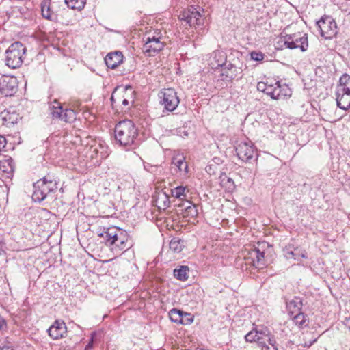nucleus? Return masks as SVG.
Returning a JSON list of instances; mask_svg holds the SVG:
<instances>
[{
  "label": "nucleus",
  "mask_w": 350,
  "mask_h": 350,
  "mask_svg": "<svg viewBox=\"0 0 350 350\" xmlns=\"http://www.w3.org/2000/svg\"><path fill=\"white\" fill-rule=\"evenodd\" d=\"M265 93L270 96L271 98L276 100L284 96L282 94V88L279 81H269Z\"/></svg>",
  "instance_id": "aec40b11"
},
{
  "label": "nucleus",
  "mask_w": 350,
  "mask_h": 350,
  "mask_svg": "<svg viewBox=\"0 0 350 350\" xmlns=\"http://www.w3.org/2000/svg\"><path fill=\"white\" fill-rule=\"evenodd\" d=\"M97 334L96 332H92L91 334V338L88 344L85 346V350H90L93 347V343L94 340L96 339Z\"/></svg>",
  "instance_id": "ea45409f"
},
{
  "label": "nucleus",
  "mask_w": 350,
  "mask_h": 350,
  "mask_svg": "<svg viewBox=\"0 0 350 350\" xmlns=\"http://www.w3.org/2000/svg\"><path fill=\"white\" fill-rule=\"evenodd\" d=\"M294 323L299 326H306V322L307 321V317L301 312H297L293 317Z\"/></svg>",
  "instance_id": "72a5a7b5"
},
{
  "label": "nucleus",
  "mask_w": 350,
  "mask_h": 350,
  "mask_svg": "<svg viewBox=\"0 0 350 350\" xmlns=\"http://www.w3.org/2000/svg\"><path fill=\"white\" fill-rule=\"evenodd\" d=\"M13 161L11 158L5 159L0 163V168L5 172L12 173L14 171Z\"/></svg>",
  "instance_id": "f704fd0d"
},
{
  "label": "nucleus",
  "mask_w": 350,
  "mask_h": 350,
  "mask_svg": "<svg viewBox=\"0 0 350 350\" xmlns=\"http://www.w3.org/2000/svg\"><path fill=\"white\" fill-rule=\"evenodd\" d=\"M155 205L159 209H166L170 206L169 196L163 191L159 192L155 196Z\"/></svg>",
  "instance_id": "4be33fe9"
},
{
  "label": "nucleus",
  "mask_w": 350,
  "mask_h": 350,
  "mask_svg": "<svg viewBox=\"0 0 350 350\" xmlns=\"http://www.w3.org/2000/svg\"><path fill=\"white\" fill-rule=\"evenodd\" d=\"M258 335L256 334L254 327L248 332L245 336V339L247 342H257L258 345L262 343V341L260 340V338L258 337Z\"/></svg>",
  "instance_id": "c9c22d12"
},
{
  "label": "nucleus",
  "mask_w": 350,
  "mask_h": 350,
  "mask_svg": "<svg viewBox=\"0 0 350 350\" xmlns=\"http://www.w3.org/2000/svg\"><path fill=\"white\" fill-rule=\"evenodd\" d=\"M336 100L337 106L343 110L350 109V76L343 75L339 79L336 88Z\"/></svg>",
  "instance_id": "39448f33"
},
{
  "label": "nucleus",
  "mask_w": 350,
  "mask_h": 350,
  "mask_svg": "<svg viewBox=\"0 0 350 350\" xmlns=\"http://www.w3.org/2000/svg\"><path fill=\"white\" fill-rule=\"evenodd\" d=\"M321 36L325 39H332L337 34V25L330 16H323L317 23Z\"/></svg>",
  "instance_id": "6e6552de"
},
{
  "label": "nucleus",
  "mask_w": 350,
  "mask_h": 350,
  "mask_svg": "<svg viewBox=\"0 0 350 350\" xmlns=\"http://www.w3.org/2000/svg\"><path fill=\"white\" fill-rule=\"evenodd\" d=\"M253 265L258 269H262L265 266V253L258 248H254L250 252Z\"/></svg>",
  "instance_id": "412c9836"
},
{
  "label": "nucleus",
  "mask_w": 350,
  "mask_h": 350,
  "mask_svg": "<svg viewBox=\"0 0 350 350\" xmlns=\"http://www.w3.org/2000/svg\"><path fill=\"white\" fill-rule=\"evenodd\" d=\"M51 113L53 118L59 119L66 122H72L76 119V113L73 109H64L59 103H57V106H53Z\"/></svg>",
  "instance_id": "4468645a"
},
{
  "label": "nucleus",
  "mask_w": 350,
  "mask_h": 350,
  "mask_svg": "<svg viewBox=\"0 0 350 350\" xmlns=\"http://www.w3.org/2000/svg\"><path fill=\"white\" fill-rule=\"evenodd\" d=\"M0 350H14L12 346L4 345L0 347Z\"/></svg>",
  "instance_id": "c03bdc74"
},
{
  "label": "nucleus",
  "mask_w": 350,
  "mask_h": 350,
  "mask_svg": "<svg viewBox=\"0 0 350 350\" xmlns=\"http://www.w3.org/2000/svg\"><path fill=\"white\" fill-rule=\"evenodd\" d=\"M284 44L290 49H299L302 52L308 48V34L297 32L284 36Z\"/></svg>",
  "instance_id": "0eeeda50"
},
{
  "label": "nucleus",
  "mask_w": 350,
  "mask_h": 350,
  "mask_svg": "<svg viewBox=\"0 0 350 350\" xmlns=\"http://www.w3.org/2000/svg\"><path fill=\"white\" fill-rule=\"evenodd\" d=\"M27 49L20 42H15L11 44L5 53V64L11 68L20 67L25 59Z\"/></svg>",
  "instance_id": "20e7f679"
},
{
  "label": "nucleus",
  "mask_w": 350,
  "mask_h": 350,
  "mask_svg": "<svg viewBox=\"0 0 350 350\" xmlns=\"http://www.w3.org/2000/svg\"><path fill=\"white\" fill-rule=\"evenodd\" d=\"M172 163L177 167L179 172H183L185 174L188 172V165L184 157H175L173 159Z\"/></svg>",
  "instance_id": "c756f323"
},
{
  "label": "nucleus",
  "mask_w": 350,
  "mask_h": 350,
  "mask_svg": "<svg viewBox=\"0 0 350 350\" xmlns=\"http://www.w3.org/2000/svg\"><path fill=\"white\" fill-rule=\"evenodd\" d=\"M160 98V104L163 106V112L174 111L178 107L180 99L177 96V93L174 89L165 88L159 93Z\"/></svg>",
  "instance_id": "423d86ee"
},
{
  "label": "nucleus",
  "mask_w": 350,
  "mask_h": 350,
  "mask_svg": "<svg viewBox=\"0 0 350 350\" xmlns=\"http://www.w3.org/2000/svg\"><path fill=\"white\" fill-rule=\"evenodd\" d=\"M206 171H207V172L211 171V169H208V168H206Z\"/></svg>",
  "instance_id": "8fccbe9b"
},
{
  "label": "nucleus",
  "mask_w": 350,
  "mask_h": 350,
  "mask_svg": "<svg viewBox=\"0 0 350 350\" xmlns=\"http://www.w3.org/2000/svg\"><path fill=\"white\" fill-rule=\"evenodd\" d=\"M283 255L287 260H294L299 261L301 258H307V254L305 250L293 244H288L283 249Z\"/></svg>",
  "instance_id": "2eb2a0df"
},
{
  "label": "nucleus",
  "mask_w": 350,
  "mask_h": 350,
  "mask_svg": "<svg viewBox=\"0 0 350 350\" xmlns=\"http://www.w3.org/2000/svg\"><path fill=\"white\" fill-rule=\"evenodd\" d=\"M182 320L180 324L189 325L193 321V316L190 313L184 312L182 313Z\"/></svg>",
  "instance_id": "e433bc0d"
},
{
  "label": "nucleus",
  "mask_w": 350,
  "mask_h": 350,
  "mask_svg": "<svg viewBox=\"0 0 350 350\" xmlns=\"http://www.w3.org/2000/svg\"><path fill=\"white\" fill-rule=\"evenodd\" d=\"M144 42L143 51L149 57L154 56L164 47V43L161 41L160 38L155 36H146L144 38Z\"/></svg>",
  "instance_id": "f8f14e48"
},
{
  "label": "nucleus",
  "mask_w": 350,
  "mask_h": 350,
  "mask_svg": "<svg viewBox=\"0 0 350 350\" xmlns=\"http://www.w3.org/2000/svg\"><path fill=\"white\" fill-rule=\"evenodd\" d=\"M268 83H269L268 80H267L266 81L258 82L257 84V90L258 91H260V92H262L265 93L266 91V88L267 87Z\"/></svg>",
  "instance_id": "a19ab883"
},
{
  "label": "nucleus",
  "mask_w": 350,
  "mask_h": 350,
  "mask_svg": "<svg viewBox=\"0 0 350 350\" xmlns=\"http://www.w3.org/2000/svg\"><path fill=\"white\" fill-rule=\"evenodd\" d=\"M7 142L5 137L0 135V152L5 148Z\"/></svg>",
  "instance_id": "37998d69"
},
{
  "label": "nucleus",
  "mask_w": 350,
  "mask_h": 350,
  "mask_svg": "<svg viewBox=\"0 0 350 350\" xmlns=\"http://www.w3.org/2000/svg\"><path fill=\"white\" fill-rule=\"evenodd\" d=\"M8 326L5 319L0 316V332H4L7 330Z\"/></svg>",
  "instance_id": "79ce46f5"
},
{
  "label": "nucleus",
  "mask_w": 350,
  "mask_h": 350,
  "mask_svg": "<svg viewBox=\"0 0 350 350\" xmlns=\"http://www.w3.org/2000/svg\"><path fill=\"white\" fill-rule=\"evenodd\" d=\"M42 16L46 19H51V10L49 5H47L46 2L42 4L41 8Z\"/></svg>",
  "instance_id": "4c0bfd02"
},
{
  "label": "nucleus",
  "mask_w": 350,
  "mask_h": 350,
  "mask_svg": "<svg viewBox=\"0 0 350 350\" xmlns=\"http://www.w3.org/2000/svg\"><path fill=\"white\" fill-rule=\"evenodd\" d=\"M18 90L17 79L14 77L3 76L0 78V93L5 96L14 95Z\"/></svg>",
  "instance_id": "ddd939ff"
},
{
  "label": "nucleus",
  "mask_w": 350,
  "mask_h": 350,
  "mask_svg": "<svg viewBox=\"0 0 350 350\" xmlns=\"http://www.w3.org/2000/svg\"><path fill=\"white\" fill-rule=\"evenodd\" d=\"M98 236L103 239L107 245H113L119 250H126L130 247V244L128 243L127 232L120 228L116 226L107 228L104 229Z\"/></svg>",
  "instance_id": "f03ea898"
},
{
  "label": "nucleus",
  "mask_w": 350,
  "mask_h": 350,
  "mask_svg": "<svg viewBox=\"0 0 350 350\" xmlns=\"http://www.w3.org/2000/svg\"><path fill=\"white\" fill-rule=\"evenodd\" d=\"M122 86L115 88L111 96V102L113 108L120 107L122 110L129 109L124 106V98L122 95Z\"/></svg>",
  "instance_id": "a211bd4d"
},
{
  "label": "nucleus",
  "mask_w": 350,
  "mask_h": 350,
  "mask_svg": "<svg viewBox=\"0 0 350 350\" xmlns=\"http://www.w3.org/2000/svg\"><path fill=\"white\" fill-rule=\"evenodd\" d=\"M227 183H229V189L231 188V187H234V182L230 178H227Z\"/></svg>",
  "instance_id": "49530a36"
},
{
  "label": "nucleus",
  "mask_w": 350,
  "mask_h": 350,
  "mask_svg": "<svg viewBox=\"0 0 350 350\" xmlns=\"http://www.w3.org/2000/svg\"><path fill=\"white\" fill-rule=\"evenodd\" d=\"M184 246V241L178 238H173L169 245L170 250L174 253H180Z\"/></svg>",
  "instance_id": "c85d7f7f"
},
{
  "label": "nucleus",
  "mask_w": 350,
  "mask_h": 350,
  "mask_svg": "<svg viewBox=\"0 0 350 350\" xmlns=\"http://www.w3.org/2000/svg\"><path fill=\"white\" fill-rule=\"evenodd\" d=\"M255 332L261 341H268L269 337H273L271 334V332L269 328L263 325H256L254 327Z\"/></svg>",
  "instance_id": "a878e982"
},
{
  "label": "nucleus",
  "mask_w": 350,
  "mask_h": 350,
  "mask_svg": "<svg viewBox=\"0 0 350 350\" xmlns=\"http://www.w3.org/2000/svg\"><path fill=\"white\" fill-rule=\"evenodd\" d=\"M266 342L262 341V343L259 345L261 347V350H278V346L276 340L274 337H269V340Z\"/></svg>",
  "instance_id": "2f4dec72"
},
{
  "label": "nucleus",
  "mask_w": 350,
  "mask_h": 350,
  "mask_svg": "<svg viewBox=\"0 0 350 350\" xmlns=\"http://www.w3.org/2000/svg\"><path fill=\"white\" fill-rule=\"evenodd\" d=\"M178 18L182 23L189 27H199L203 25L204 18L200 12L193 6H191L180 12Z\"/></svg>",
  "instance_id": "1a4fd4ad"
},
{
  "label": "nucleus",
  "mask_w": 350,
  "mask_h": 350,
  "mask_svg": "<svg viewBox=\"0 0 350 350\" xmlns=\"http://www.w3.org/2000/svg\"><path fill=\"white\" fill-rule=\"evenodd\" d=\"M316 341H317V338L314 339L312 341L310 342L308 344L306 343L305 346L310 347Z\"/></svg>",
  "instance_id": "de8ad7c7"
},
{
  "label": "nucleus",
  "mask_w": 350,
  "mask_h": 350,
  "mask_svg": "<svg viewBox=\"0 0 350 350\" xmlns=\"http://www.w3.org/2000/svg\"><path fill=\"white\" fill-rule=\"evenodd\" d=\"M227 55L222 51L216 50L211 53L208 64L213 69L222 68L226 64Z\"/></svg>",
  "instance_id": "f3484780"
},
{
  "label": "nucleus",
  "mask_w": 350,
  "mask_h": 350,
  "mask_svg": "<svg viewBox=\"0 0 350 350\" xmlns=\"http://www.w3.org/2000/svg\"><path fill=\"white\" fill-rule=\"evenodd\" d=\"M33 188L32 198L40 202L47 198H53V194L57 189V181L53 176L47 175L35 183Z\"/></svg>",
  "instance_id": "7ed1b4c3"
},
{
  "label": "nucleus",
  "mask_w": 350,
  "mask_h": 350,
  "mask_svg": "<svg viewBox=\"0 0 350 350\" xmlns=\"http://www.w3.org/2000/svg\"><path fill=\"white\" fill-rule=\"evenodd\" d=\"M182 313L183 311L176 308H173L169 312V317L170 320L172 322L176 323H180V321L182 320Z\"/></svg>",
  "instance_id": "473e14b6"
},
{
  "label": "nucleus",
  "mask_w": 350,
  "mask_h": 350,
  "mask_svg": "<svg viewBox=\"0 0 350 350\" xmlns=\"http://www.w3.org/2000/svg\"><path fill=\"white\" fill-rule=\"evenodd\" d=\"M65 3L71 9L81 10L84 8L86 0H65Z\"/></svg>",
  "instance_id": "7c9ffc66"
},
{
  "label": "nucleus",
  "mask_w": 350,
  "mask_h": 350,
  "mask_svg": "<svg viewBox=\"0 0 350 350\" xmlns=\"http://www.w3.org/2000/svg\"><path fill=\"white\" fill-rule=\"evenodd\" d=\"M122 95L124 98V106L129 107L130 104L135 101V91L130 85L122 86Z\"/></svg>",
  "instance_id": "b1692460"
},
{
  "label": "nucleus",
  "mask_w": 350,
  "mask_h": 350,
  "mask_svg": "<svg viewBox=\"0 0 350 350\" xmlns=\"http://www.w3.org/2000/svg\"><path fill=\"white\" fill-rule=\"evenodd\" d=\"M105 62L108 68L115 69L123 62V55L120 51L109 53L105 58Z\"/></svg>",
  "instance_id": "6ab92c4d"
},
{
  "label": "nucleus",
  "mask_w": 350,
  "mask_h": 350,
  "mask_svg": "<svg viewBox=\"0 0 350 350\" xmlns=\"http://www.w3.org/2000/svg\"><path fill=\"white\" fill-rule=\"evenodd\" d=\"M235 150L239 159L245 162H251L254 159L256 149L251 141H241L236 146Z\"/></svg>",
  "instance_id": "9b49d317"
},
{
  "label": "nucleus",
  "mask_w": 350,
  "mask_h": 350,
  "mask_svg": "<svg viewBox=\"0 0 350 350\" xmlns=\"http://www.w3.org/2000/svg\"><path fill=\"white\" fill-rule=\"evenodd\" d=\"M250 56L252 59L257 62L262 61L264 59V55L261 52L252 51Z\"/></svg>",
  "instance_id": "58836bf2"
},
{
  "label": "nucleus",
  "mask_w": 350,
  "mask_h": 350,
  "mask_svg": "<svg viewBox=\"0 0 350 350\" xmlns=\"http://www.w3.org/2000/svg\"><path fill=\"white\" fill-rule=\"evenodd\" d=\"M286 307L291 316L293 314L300 312L302 307L301 299L297 297H294V299L286 303Z\"/></svg>",
  "instance_id": "5701e85b"
},
{
  "label": "nucleus",
  "mask_w": 350,
  "mask_h": 350,
  "mask_svg": "<svg viewBox=\"0 0 350 350\" xmlns=\"http://www.w3.org/2000/svg\"><path fill=\"white\" fill-rule=\"evenodd\" d=\"M206 168H208V169H211V165H208Z\"/></svg>",
  "instance_id": "09e8293b"
},
{
  "label": "nucleus",
  "mask_w": 350,
  "mask_h": 350,
  "mask_svg": "<svg viewBox=\"0 0 350 350\" xmlns=\"http://www.w3.org/2000/svg\"><path fill=\"white\" fill-rule=\"evenodd\" d=\"M188 267L183 265L174 270V276L180 281H186L188 279Z\"/></svg>",
  "instance_id": "bb28decb"
},
{
  "label": "nucleus",
  "mask_w": 350,
  "mask_h": 350,
  "mask_svg": "<svg viewBox=\"0 0 350 350\" xmlns=\"http://www.w3.org/2000/svg\"><path fill=\"white\" fill-rule=\"evenodd\" d=\"M90 150H91V151H92V153H94V154H95V155H96V156H97V154H98V149H97V148H96V147L91 146V147H90Z\"/></svg>",
  "instance_id": "a18cd8bd"
},
{
  "label": "nucleus",
  "mask_w": 350,
  "mask_h": 350,
  "mask_svg": "<svg viewBox=\"0 0 350 350\" xmlns=\"http://www.w3.org/2000/svg\"><path fill=\"white\" fill-rule=\"evenodd\" d=\"M182 206L185 208V217H195L198 215V212L196 205L190 201H186Z\"/></svg>",
  "instance_id": "cd10ccee"
},
{
  "label": "nucleus",
  "mask_w": 350,
  "mask_h": 350,
  "mask_svg": "<svg viewBox=\"0 0 350 350\" xmlns=\"http://www.w3.org/2000/svg\"><path fill=\"white\" fill-rule=\"evenodd\" d=\"M114 135L116 142L120 146H131L135 144L138 130L133 121L126 119L116 125Z\"/></svg>",
  "instance_id": "f257e3e1"
},
{
  "label": "nucleus",
  "mask_w": 350,
  "mask_h": 350,
  "mask_svg": "<svg viewBox=\"0 0 350 350\" xmlns=\"http://www.w3.org/2000/svg\"><path fill=\"white\" fill-rule=\"evenodd\" d=\"M171 195L180 200H185L187 197L189 189L187 186H178L170 190Z\"/></svg>",
  "instance_id": "393cba45"
},
{
  "label": "nucleus",
  "mask_w": 350,
  "mask_h": 350,
  "mask_svg": "<svg viewBox=\"0 0 350 350\" xmlns=\"http://www.w3.org/2000/svg\"><path fill=\"white\" fill-rule=\"evenodd\" d=\"M49 335L54 340L64 337L67 327L63 321L56 320L47 330Z\"/></svg>",
  "instance_id": "dca6fc26"
},
{
  "label": "nucleus",
  "mask_w": 350,
  "mask_h": 350,
  "mask_svg": "<svg viewBox=\"0 0 350 350\" xmlns=\"http://www.w3.org/2000/svg\"><path fill=\"white\" fill-rule=\"evenodd\" d=\"M240 70V68L236 67L231 63H229L226 66L225 65L221 68L217 85L220 88H224L225 86H227L228 83L232 82V80L241 73V72H239Z\"/></svg>",
  "instance_id": "9d476101"
}]
</instances>
